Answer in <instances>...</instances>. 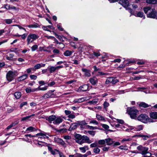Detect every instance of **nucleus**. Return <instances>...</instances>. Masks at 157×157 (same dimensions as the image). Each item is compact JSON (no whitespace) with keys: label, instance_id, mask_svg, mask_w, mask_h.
<instances>
[{"label":"nucleus","instance_id":"nucleus-7","mask_svg":"<svg viewBox=\"0 0 157 157\" xmlns=\"http://www.w3.org/2000/svg\"><path fill=\"white\" fill-rule=\"evenodd\" d=\"M16 72L15 71H10L8 72L6 74V78L8 81H11L16 77Z\"/></svg>","mask_w":157,"mask_h":157},{"label":"nucleus","instance_id":"nucleus-23","mask_svg":"<svg viewBox=\"0 0 157 157\" xmlns=\"http://www.w3.org/2000/svg\"><path fill=\"white\" fill-rule=\"evenodd\" d=\"M142 137V138H143V139L144 140H147V138L150 137V136L146 135L139 134V135H134L133 136V137Z\"/></svg>","mask_w":157,"mask_h":157},{"label":"nucleus","instance_id":"nucleus-58","mask_svg":"<svg viewBox=\"0 0 157 157\" xmlns=\"http://www.w3.org/2000/svg\"><path fill=\"white\" fill-rule=\"evenodd\" d=\"M32 71H34L33 67L28 68L26 70L27 73L29 74L31 73Z\"/></svg>","mask_w":157,"mask_h":157},{"label":"nucleus","instance_id":"nucleus-33","mask_svg":"<svg viewBox=\"0 0 157 157\" xmlns=\"http://www.w3.org/2000/svg\"><path fill=\"white\" fill-rule=\"evenodd\" d=\"M35 115L34 114H33L32 115H29V116L24 117L21 119V121H23L29 120V119L31 117L34 116Z\"/></svg>","mask_w":157,"mask_h":157},{"label":"nucleus","instance_id":"nucleus-24","mask_svg":"<svg viewBox=\"0 0 157 157\" xmlns=\"http://www.w3.org/2000/svg\"><path fill=\"white\" fill-rule=\"evenodd\" d=\"M26 26H27L29 28H39L40 27V25L37 23L35 22L33 24L30 25H27Z\"/></svg>","mask_w":157,"mask_h":157},{"label":"nucleus","instance_id":"nucleus-32","mask_svg":"<svg viewBox=\"0 0 157 157\" xmlns=\"http://www.w3.org/2000/svg\"><path fill=\"white\" fill-rule=\"evenodd\" d=\"M78 126L75 123H72L71 125V127L69 128V130H71L72 129H76Z\"/></svg>","mask_w":157,"mask_h":157},{"label":"nucleus","instance_id":"nucleus-35","mask_svg":"<svg viewBox=\"0 0 157 157\" xmlns=\"http://www.w3.org/2000/svg\"><path fill=\"white\" fill-rule=\"evenodd\" d=\"M15 109H16V108L15 107L12 108L9 107L7 109V112L8 113H10Z\"/></svg>","mask_w":157,"mask_h":157},{"label":"nucleus","instance_id":"nucleus-64","mask_svg":"<svg viewBox=\"0 0 157 157\" xmlns=\"http://www.w3.org/2000/svg\"><path fill=\"white\" fill-rule=\"evenodd\" d=\"M64 113L66 115H69L71 113V112L70 111L67 110H65L64 111Z\"/></svg>","mask_w":157,"mask_h":157},{"label":"nucleus","instance_id":"nucleus-6","mask_svg":"<svg viewBox=\"0 0 157 157\" xmlns=\"http://www.w3.org/2000/svg\"><path fill=\"white\" fill-rule=\"evenodd\" d=\"M127 112L132 118L134 119L136 117L138 111L137 110L133 108H128Z\"/></svg>","mask_w":157,"mask_h":157},{"label":"nucleus","instance_id":"nucleus-31","mask_svg":"<svg viewBox=\"0 0 157 157\" xmlns=\"http://www.w3.org/2000/svg\"><path fill=\"white\" fill-rule=\"evenodd\" d=\"M21 92H16L14 93V96L15 98L17 99H19L21 97Z\"/></svg>","mask_w":157,"mask_h":157},{"label":"nucleus","instance_id":"nucleus-10","mask_svg":"<svg viewBox=\"0 0 157 157\" xmlns=\"http://www.w3.org/2000/svg\"><path fill=\"white\" fill-rule=\"evenodd\" d=\"M63 121V118L61 117L58 116L57 117H56V118L55 121L53 122V123L54 124L59 125V124L62 123Z\"/></svg>","mask_w":157,"mask_h":157},{"label":"nucleus","instance_id":"nucleus-53","mask_svg":"<svg viewBox=\"0 0 157 157\" xmlns=\"http://www.w3.org/2000/svg\"><path fill=\"white\" fill-rule=\"evenodd\" d=\"M27 102H22L21 104L20 105V108L21 109L24 106L27 105Z\"/></svg>","mask_w":157,"mask_h":157},{"label":"nucleus","instance_id":"nucleus-61","mask_svg":"<svg viewBox=\"0 0 157 157\" xmlns=\"http://www.w3.org/2000/svg\"><path fill=\"white\" fill-rule=\"evenodd\" d=\"M56 152L59 153V151L57 149H55L54 150H53L51 153L52 155H55L56 154Z\"/></svg>","mask_w":157,"mask_h":157},{"label":"nucleus","instance_id":"nucleus-44","mask_svg":"<svg viewBox=\"0 0 157 157\" xmlns=\"http://www.w3.org/2000/svg\"><path fill=\"white\" fill-rule=\"evenodd\" d=\"M132 140V139L131 138H124L121 140V142L122 143H124V142L125 141H131Z\"/></svg>","mask_w":157,"mask_h":157},{"label":"nucleus","instance_id":"nucleus-16","mask_svg":"<svg viewBox=\"0 0 157 157\" xmlns=\"http://www.w3.org/2000/svg\"><path fill=\"white\" fill-rule=\"evenodd\" d=\"M54 140L56 142L64 146L65 144V143L61 139L55 137L54 138Z\"/></svg>","mask_w":157,"mask_h":157},{"label":"nucleus","instance_id":"nucleus-36","mask_svg":"<svg viewBox=\"0 0 157 157\" xmlns=\"http://www.w3.org/2000/svg\"><path fill=\"white\" fill-rule=\"evenodd\" d=\"M118 148L121 150L127 151L128 150V148L126 145H122L119 146Z\"/></svg>","mask_w":157,"mask_h":157},{"label":"nucleus","instance_id":"nucleus-29","mask_svg":"<svg viewBox=\"0 0 157 157\" xmlns=\"http://www.w3.org/2000/svg\"><path fill=\"white\" fill-rule=\"evenodd\" d=\"M73 52L68 50H66L64 52L63 54L66 56H68L71 55Z\"/></svg>","mask_w":157,"mask_h":157},{"label":"nucleus","instance_id":"nucleus-5","mask_svg":"<svg viewBox=\"0 0 157 157\" xmlns=\"http://www.w3.org/2000/svg\"><path fill=\"white\" fill-rule=\"evenodd\" d=\"M39 36L35 34H30L27 36V44L29 45L34 40L38 38Z\"/></svg>","mask_w":157,"mask_h":157},{"label":"nucleus","instance_id":"nucleus-34","mask_svg":"<svg viewBox=\"0 0 157 157\" xmlns=\"http://www.w3.org/2000/svg\"><path fill=\"white\" fill-rule=\"evenodd\" d=\"M146 2L149 4H155L157 3V0H147Z\"/></svg>","mask_w":157,"mask_h":157},{"label":"nucleus","instance_id":"nucleus-15","mask_svg":"<svg viewBox=\"0 0 157 157\" xmlns=\"http://www.w3.org/2000/svg\"><path fill=\"white\" fill-rule=\"evenodd\" d=\"M45 65V64H43L42 63L37 64L35 65L34 67H33L34 71H35L36 70L39 69L41 67H44Z\"/></svg>","mask_w":157,"mask_h":157},{"label":"nucleus","instance_id":"nucleus-30","mask_svg":"<svg viewBox=\"0 0 157 157\" xmlns=\"http://www.w3.org/2000/svg\"><path fill=\"white\" fill-rule=\"evenodd\" d=\"M98 143L99 145H101V146H99V147H101L103 146L105 144V140H99L98 141Z\"/></svg>","mask_w":157,"mask_h":157},{"label":"nucleus","instance_id":"nucleus-37","mask_svg":"<svg viewBox=\"0 0 157 157\" xmlns=\"http://www.w3.org/2000/svg\"><path fill=\"white\" fill-rule=\"evenodd\" d=\"M4 22L7 24H11L13 22V19H6L4 20Z\"/></svg>","mask_w":157,"mask_h":157},{"label":"nucleus","instance_id":"nucleus-48","mask_svg":"<svg viewBox=\"0 0 157 157\" xmlns=\"http://www.w3.org/2000/svg\"><path fill=\"white\" fill-rule=\"evenodd\" d=\"M38 90H42V91H45L47 89L48 86H45L44 87L41 88L40 86H39L38 87Z\"/></svg>","mask_w":157,"mask_h":157},{"label":"nucleus","instance_id":"nucleus-26","mask_svg":"<svg viewBox=\"0 0 157 157\" xmlns=\"http://www.w3.org/2000/svg\"><path fill=\"white\" fill-rule=\"evenodd\" d=\"M14 56V54L12 53L9 54V56L8 55L6 56H4L5 58L8 60H13V57Z\"/></svg>","mask_w":157,"mask_h":157},{"label":"nucleus","instance_id":"nucleus-25","mask_svg":"<svg viewBox=\"0 0 157 157\" xmlns=\"http://www.w3.org/2000/svg\"><path fill=\"white\" fill-rule=\"evenodd\" d=\"M150 117L154 119H157V112H153L150 114Z\"/></svg>","mask_w":157,"mask_h":157},{"label":"nucleus","instance_id":"nucleus-40","mask_svg":"<svg viewBox=\"0 0 157 157\" xmlns=\"http://www.w3.org/2000/svg\"><path fill=\"white\" fill-rule=\"evenodd\" d=\"M36 129L35 128L31 126L28 128L26 129V131H29L31 132H32L33 131H36Z\"/></svg>","mask_w":157,"mask_h":157},{"label":"nucleus","instance_id":"nucleus-20","mask_svg":"<svg viewBox=\"0 0 157 157\" xmlns=\"http://www.w3.org/2000/svg\"><path fill=\"white\" fill-rule=\"evenodd\" d=\"M79 149L82 152L84 153L86 152V150H88L89 149V148L88 146L85 145L83 147H79Z\"/></svg>","mask_w":157,"mask_h":157},{"label":"nucleus","instance_id":"nucleus-54","mask_svg":"<svg viewBox=\"0 0 157 157\" xmlns=\"http://www.w3.org/2000/svg\"><path fill=\"white\" fill-rule=\"evenodd\" d=\"M110 147H106L104 146L102 148V150L103 151H108Z\"/></svg>","mask_w":157,"mask_h":157},{"label":"nucleus","instance_id":"nucleus-50","mask_svg":"<svg viewBox=\"0 0 157 157\" xmlns=\"http://www.w3.org/2000/svg\"><path fill=\"white\" fill-rule=\"evenodd\" d=\"M101 125L103 128H105V129L108 130V128H109V126L107 124H101Z\"/></svg>","mask_w":157,"mask_h":157},{"label":"nucleus","instance_id":"nucleus-18","mask_svg":"<svg viewBox=\"0 0 157 157\" xmlns=\"http://www.w3.org/2000/svg\"><path fill=\"white\" fill-rule=\"evenodd\" d=\"M105 143L106 144L108 145H111L114 142V141L113 140L110 138H108L105 139Z\"/></svg>","mask_w":157,"mask_h":157},{"label":"nucleus","instance_id":"nucleus-63","mask_svg":"<svg viewBox=\"0 0 157 157\" xmlns=\"http://www.w3.org/2000/svg\"><path fill=\"white\" fill-rule=\"evenodd\" d=\"M75 157H82V154L78 153H76L75 154Z\"/></svg>","mask_w":157,"mask_h":157},{"label":"nucleus","instance_id":"nucleus-1","mask_svg":"<svg viewBox=\"0 0 157 157\" xmlns=\"http://www.w3.org/2000/svg\"><path fill=\"white\" fill-rule=\"evenodd\" d=\"M75 138L76 142L81 145L85 143L90 144L92 142V141L86 136L84 135L82 136L79 134H77L75 135Z\"/></svg>","mask_w":157,"mask_h":157},{"label":"nucleus","instance_id":"nucleus-19","mask_svg":"<svg viewBox=\"0 0 157 157\" xmlns=\"http://www.w3.org/2000/svg\"><path fill=\"white\" fill-rule=\"evenodd\" d=\"M82 71L85 74V75L87 76L90 77L91 76V74L90 71L85 68H82Z\"/></svg>","mask_w":157,"mask_h":157},{"label":"nucleus","instance_id":"nucleus-62","mask_svg":"<svg viewBox=\"0 0 157 157\" xmlns=\"http://www.w3.org/2000/svg\"><path fill=\"white\" fill-rule=\"evenodd\" d=\"M103 105L104 107V108H106L107 107H108L109 105V103L106 101H105L103 104Z\"/></svg>","mask_w":157,"mask_h":157},{"label":"nucleus","instance_id":"nucleus-45","mask_svg":"<svg viewBox=\"0 0 157 157\" xmlns=\"http://www.w3.org/2000/svg\"><path fill=\"white\" fill-rule=\"evenodd\" d=\"M86 127L88 128L89 129L91 130H95L98 129V128L97 127H93L90 126L89 125H87L86 126Z\"/></svg>","mask_w":157,"mask_h":157},{"label":"nucleus","instance_id":"nucleus-59","mask_svg":"<svg viewBox=\"0 0 157 157\" xmlns=\"http://www.w3.org/2000/svg\"><path fill=\"white\" fill-rule=\"evenodd\" d=\"M97 102L98 100L97 99H94L92 101H90L89 102L91 104H94L97 103Z\"/></svg>","mask_w":157,"mask_h":157},{"label":"nucleus","instance_id":"nucleus-47","mask_svg":"<svg viewBox=\"0 0 157 157\" xmlns=\"http://www.w3.org/2000/svg\"><path fill=\"white\" fill-rule=\"evenodd\" d=\"M108 75V74L105 73H103L101 71H98V73L97 74V75L98 76L100 75Z\"/></svg>","mask_w":157,"mask_h":157},{"label":"nucleus","instance_id":"nucleus-14","mask_svg":"<svg viewBox=\"0 0 157 157\" xmlns=\"http://www.w3.org/2000/svg\"><path fill=\"white\" fill-rule=\"evenodd\" d=\"M89 88L87 84H85L82 86H80L78 90H80V92L86 91L88 90Z\"/></svg>","mask_w":157,"mask_h":157},{"label":"nucleus","instance_id":"nucleus-4","mask_svg":"<svg viewBox=\"0 0 157 157\" xmlns=\"http://www.w3.org/2000/svg\"><path fill=\"white\" fill-rule=\"evenodd\" d=\"M138 120L144 123H147L148 122H152L148 116L146 114H141L137 118Z\"/></svg>","mask_w":157,"mask_h":157},{"label":"nucleus","instance_id":"nucleus-43","mask_svg":"<svg viewBox=\"0 0 157 157\" xmlns=\"http://www.w3.org/2000/svg\"><path fill=\"white\" fill-rule=\"evenodd\" d=\"M100 151V150L98 147H95L93 149L94 153L97 154L99 153Z\"/></svg>","mask_w":157,"mask_h":157},{"label":"nucleus","instance_id":"nucleus-51","mask_svg":"<svg viewBox=\"0 0 157 157\" xmlns=\"http://www.w3.org/2000/svg\"><path fill=\"white\" fill-rule=\"evenodd\" d=\"M93 54L96 57H98L100 56V54L98 52H93Z\"/></svg>","mask_w":157,"mask_h":157},{"label":"nucleus","instance_id":"nucleus-13","mask_svg":"<svg viewBox=\"0 0 157 157\" xmlns=\"http://www.w3.org/2000/svg\"><path fill=\"white\" fill-rule=\"evenodd\" d=\"M56 118V116L54 115H52L46 118V120L48 121L49 123H52V121H54Z\"/></svg>","mask_w":157,"mask_h":157},{"label":"nucleus","instance_id":"nucleus-49","mask_svg":"<svg viewBox=\"0 0 157 157\" xmlns=\"http://www.w3.org/2000/svg\"><path fill=\"white\" fill-rule=\"evenodd\" d=\"M111 77H109L108 78L105 82V84H108L110 83H111Z\"/></svg>","mask_w":157,"mask_h":157},{"label":"nucleus","instance_id":"nucleus-55","mask_svg":"<svg viewBox=\"0 0 157 157\" xmlns=\"http://www.w3.org/2000/svg\"><path fill=\"white\" fill-rule=\"evenodd\" d=\"M57 27L59 30L60 31H63V29L61 26L60 24H58L57 25Z\"/></svg>","mask_w":157,"mask_h":157},{"label":"nucleus","instance_id":"nucleus-42","mask_svg":"<svg viewBox=\"0 0 157 157\" xmlns=\"http://www.w3.org/2000/svg\"><path fill=\"white\" fill-rule=\"evenodd\" d=\"M18 122H14L13 123H12L11 124L8 126L7 128V129H9L12 127L15 126L16 124H17Z\"/></svg>","mask_w":157,"mask_h":157},{"label":"nucleus","instance_id":"nucleus-12","mask_svg":"<svg viewBox=\"0 0 157 157\" xmlns=\"http://www.w3.org/2000/svg\"><path fill=\"white\" fill-rule=\"evenodd\" d=\"M90 82L93 85H94L98 82V78L95 77H93L89 79Z\"/></svg>","mask_w":157,"mask_h":157},{"label":"nucleus","instance_id":"nucleus-57","mask_svg":"<svg viewBox=\"0 0 157 157\" xmlns=\"http://www.w3.org/2000/svg\"><path fill=\"white\" fill-rule=\"evenodd\" d=\"M88 132L90 135L94 136L95 134V131H88Z\"/></svg>","mask_w":157,"mask_h":157},{"label":"nucleus","instance_id":"nucleus-52","mask_svg":"<svg viewBox=\"0 0 157 157\" xmlns=\"http://www.w3.org/2000/svg\"><path fill=\"white\" fill-rule=\"evenodd\" d=\"M90 124H93L95 125H98V122L96 120H91L90 122Z\"/></svg>","mask_w":157,"mask_h":157},{"label":"nucleus","instance_id":"nucleus-21","mask_svg":"<svg viewBox=\"0 0 157 157\" xmlns=\"http://www.w3.org/2000/svg\"><path fill=\"white\" fill-rule=\"evenodd\" d=\"M96 117L97 120L98 121H105V119L104 117L101 115L99 114H96Z\"/></svg>","mask_w":157,"mask_h":157},{"label":"nucleus","instance_id":"nucleus-8","mask_svg":"<svg viewBox=\"0 0 157 157\" xmlns=\"http://www.w3.org/2000/svg\"><path fill=\"white\" fill-rule=\"evenodd\" d=\"M129 12L131 13V14L134 15L136 17H143L144 19L145 18V15H144V13L143 12L140 11L136 14L135 13L132 9H129Z\"/></svg>","mask_w":157,"mask_h":157},{"label":"nucleus","instance_id":"nucleus-46","mask_svg":"<svg viewBox=\"0 0 157 157\" xmlns=\"http://www.w3.org/2000/svg\"><path fill=\"white\" fill-rule=\"evenodd\" d=\"M38 46L36 44H35L33 46L31 47L32 51H34L38 48Z\"/></svg>","mask_w":157,"mask_h":157},{"label":"nucleus","instance_id":"nucleus-41","mask_svg":"<svg viewBox=\"0 0 157 157\" xmlns=\"http://www.w3.org/2000/svg\"><path fill=\"white\" fill-rule=\"evenodd\" d=\"M115 127L117 128H118L119 129H117L119 130H121V129H123V128H124V126L122 125H120L119 124H117L115 125Z\"/></svg>","mask_w":157,"mask_h":157},{"label":"nucleus","instance_id":"nucleus-9","mask_svg":"<svg viewBox=\"0 0 157 157\" xmlns=\"http://www.w3.org/2000/svg\"><path fill=\"white\" fill-rule=\"evenodd\" d=\"M119 3L120 4H121L122 6L127 9H130L128 8V6H129V3L127 0H119Z\"/></svg>","mask_w":157,"mask_h":157},{"label":"nucleus","instance_id":"nucleus-3","mask_svg":"<svg viewBox=\"0 0 157 157\" xmlns=\"http://www.w3.org/2000/svg\"><path fill=\"white\" fill-rule=\"evenodd\" d=\"M137 149L140 151L139 153L143 155V157H150L152 155L151 153L148 151L149 148L147 147H144L140 145L137 147Z\"/></svg>","mask_w":157,"mask_h":157},{"label":"nucleus","instance_id":"nucleus-28","mask_svg":"<svg viewBox=\"0 0 157 157\" xmlns=\"http://www.w3.org/2000/svg\"><path fill=\"white\" fill-rule=\"evenodd\" d=\"M51 92L52 91H51L49 90L43 95V97L45 98L50 97L52 95L51 94Z\"/></svg>","mask_w":157,"mask_h":157},{"label":"nucleus","instance_id":"nucleus-56","mask_svg":"<svg viewBox=\"0 0 157 157\" xmlns=\"http://www.w3.org/2000/svg\"><path fill=\"white\" fill-rule=\"evenodd\" d=\"M30 77L31 79L34 80L36 79L37 78V76L35 75H30Z\"/></svg>","mask_w":157,"mask_h":157},{"label":"nucleus","instance_id":"nucleus-22","mask_svg":"<svg viewBox=\"0 0 157 157\" xmlns=\"http://www.w3.org/2000/svg\"><path fill=\"white\" fill-rule=\"evenodd\" d=\"M28 77V75L27 74H25L19 77L17 79L19 81H21L26 79Z\"/></svg>","mask_w":157,"mask_h":157},{"label":"nucleus","instance_id":"nucleus-27","mask_svg":"<svg viewBox=\"0 0 157 157\" xmlns=\"http://www.w3.org/2000/svg\"><path fill=\"white\" fill-rule=\"evenodd\" d=\"M139 105L140 106L144 108L148 107L150 106V105H148L145 102H140L139 104Z\"/></svg>","mask_w":157,"mask_h":157},{"label":"nucleus","instance_id":"nucleus-2","mask_svg":"<svg viewBox=\"0 0 157 157\" xmlns=\"http://www.w3.org/2000/svg\"><path fill=\"white\" fill-rule=\"evenodd\" d=\"M143 10L148 17L157 19V12L156 13L155 9H151L149 6L144 8Z\"/></svg>","mask_w":157,"mask_h":157},{"label":"nucleus","instance_id":"nucleus-38","mask_svg":"<svg viewBox=\"0 0 157 157\" xmlns=\"http://www.w3.org/2000/svg\"><path fill=\"white\" fill-rule=\"evenodd\" d=\"M111 83L113 84H115L117 83L118 82V80L115 78H113V77H111Z\"/></svg>","mask_w":157,"mask_h":157},{"label":"nucleus","instance_id":"nucleus-17","mask_svg":"<svg viewBox=\"0 0 157 157\" xmlns=\"http://www.w3.org/2000/svg\"><path fill=\"white\" fill-rule=\"evenodd\" d=\"M86 100V97L74 100V102L75 103H80Z\"/></svg>","mask_w":157,"mask_h":157},{"label":"nucleus","instance_id":"nucleus-11","mask_svg":"<svg viewBox=\"0 0 157 157\" xmlns=\"http://www.w3.org/2000/svg\"><path fill=\"white\" fill-rule=\"evenodd\" d=\"M63 67V66H57L56 67L52 66L49 69V70L50 73H52L55 71L56 70H58L60 68H62Z\"/></svg>","mask_w":157,"mask_h":157},{"label":"nucleus","instance_id":"nucleus-60","mask_svg":"<svg viewBox=\"0 0 157 157\" xmlns=\"http://www.w3.org/2000/svg\"><path fill=\"white\" fill-rule=\"evenodd\" d=\"M97 144L96 143H94L90 144V147H96L97 146Z\"/></svg>","mask_w":157,"mask_h":157},{"label":"nucleus","instance_id":"nucleus-39","mask_svg":"<svg viewBox=\"0 0 157 157\" xmlns=\"http://www.w3.org/2000/svg\"><path fill=\"white\" fill-rule=\"evenodd\" d=\"M143 126L142 125H138L135 128V130L136 131H140L143 129Z\"/></svg>","mask_w":157,"mask_h":157}]
</instances>
